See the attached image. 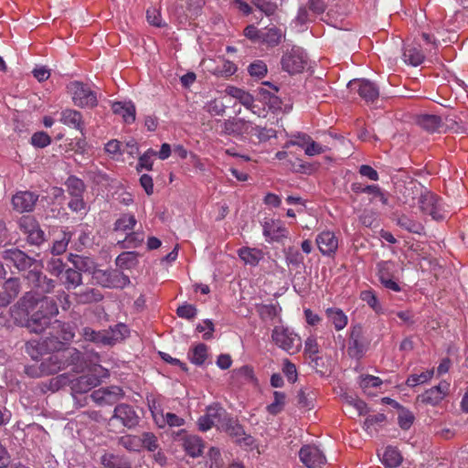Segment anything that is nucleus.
I'll list each match as a JSON object with an SVG mask.
<instances>
[{
	"instance_id": "nucleus-15",
	"label": "nucleus",
	"mask_w": 468,
	"mask_h": 468,
	"mask_svg": "<svg viewBox=\"0 0 468 468\" xmlns=\"http://www.w3.org/2000/svg\"><path fill=\"white\" fill-rule=\"evenodd\" d=\"M301 462L308 468H316L326 461L323 452L316 446L304 445L299 452Z\"/></svg>"
},
{
	"instance_id": "nucleus-27",
	"label": "nucleus",
	"mask_w": 468,
	"mask_h": 468,
	"mask_svg": "<svg viewBox=\"0 0 468 468\" xmlns=\"http://www.w3.org/2000/svg\"><path fill=\"white\" fill-rule=\"evenodd\" d=\"M238 255L245 264L256 266L263 259L264 253L260 249L242 247L238 250Z\"/></svg>"
},
{
	"instance_id": "nucleus-23",
	"label": "nucleus",
	"mask_w": 468,
	"mask_h": 468,
	"mask_svg": "<svg viewBox=\"0 0 468 468\" xmlns=\"http://www.w3.org/2000/svg\"><path fill=\"white\" fill-rule=\"evenodd\" d=\"M112 111L114 114L121 116L127 124H131L135 121L136 108L131 101L112 102Z\"/></svg>"
},
{
	"instance_id": "nucleus-44",
	"label": "nucleus",
	"mask_w": 468,
	"mask_h": 468,
	"mask_svg": "<svg viewBox=\"0 0 468 468\" xmlns=\"http://www.w3.org/2000/svg\"><path fill=\"white\" fill-rule=\"evenodd\" d=\"M379 282L395 277L396 265L391 261H380L377 265Z\"/></svg>"
},
{
	"instance_id": "nucleus-57",
	"label": "nucleus",
	"mask_w": 468,
	"mask_h": 468,
	"mask_svg": "<svg viewBox=\"0 0 468 468\" xmlns=\"http://www.w3.org/2000/svg\"><path fill=\"white\" fill-rule=\"evenodd\" d=\"M64 267L65 265L61 259L53 257L48 261L46 269L51 275L58 277L63 273Z\"/></svg>"
},
{
	"instance_id": "nucleus-13",
	"label": "nucleus",
	"mask_w": 468,
	"mask_h": 468,
	"mask_svg": "<svg viewBox=\"0 0 468 468\" xmlns=\"http://www.w3.org/2000/svg\"><path fill=\"white\" fill-rule=\"evenodd\" d=\"M2 257L5 261L13 263L19 271H26L32 266L37 268V261L35 259L16 248L4 250Z\"/></svg>"
},
{
	"instance_id": "nucleus-16",
	"label": "nucleus",
	"mask_w": 468,
	"mask_h": 468,
	"mask_svg": "<svg viewBox=\"0 0 468 468\" xmlns=\"http://www.w3.org/2000/svg\"><path fill=\"white\" fill-rule=\"evenodd\" d=\"M348 87L356 90L367 102L374 101L379 95V90L376 84L367 80H353L349 81Z\"/></svg>"
},
{
	"instance_id": "nucleus-50",
	"label": "nucleus",
	"mask_w": 468,
	"mask_h": 468,
	"mask_svg": "<svg viewBox=\"0 0 468 468\" xmlns=\"http://www.w3.org/2000/svg\"><path fill=\"white\" fill-rule=\"evenodd\" d=\"M204 110L211 116H223L226 112L225 104L219 100H211L204 105Z\"/></svg>"
},
{
	"instance_id": "nucleus-10",
	"label": "nucleus",
	"mask_w": 468,
	"mask_h": 468,
	"mask_svg": "<svg viewBox=\"0 0 468 468\" xmlns=\"http://www.w3.org/2000/svg\"><path fill=\"white\" fill-rule=\"evenodd\" d=\"M367 342L364 337L363 327L360 324L352 325L348 340V355L352 357H361L367 350Z\"/></svg>"
},
{
	"instance_id": "nucleus-3",
	"label": "nucleus",
	"mask_w": 468,
	"mask_h": 468,
	"mask_svg": "<svg viewBox=\"0 0 468 468\" xmlns=\"http://www.w3.org/2000/svg\"><path fill=\"white\" fill-rule=\"evenodd\" d=\"M74 104L80 108H94L98 104L97 94L88 84L71 81L67 86Z\"/></svg>"
},
{
	"instance_id": "nucleus-47",
	"label": "nucleus",
	"mask_w": 468,
	"mask_h": 468,
	"mask_svg": "<svg viewBox=\"0 0 468 468\" xmlns=\"http://www.w3.org/2000/svg\"><path fill=\"white\" fill-rule=\"evenodd\" d=\"M221 428L225 430L230 436L240 438L244 435V430L236 420L232 419L224 418V422L221 424Z\"/></svg>"
},
{
	"instance_id": "nucleus-58",
	"label": "nucleus",
	"mask_w": 468,
	"mask_h": 468,
	"mask_svg": "<svg viewBox=\"0 0 468 468\" xmlns=\"http://www.w3.org/2000/svg\"><path fill=\"white\" fill-rule=\"evenodd\" d=\"M250 76L256 78H263L267 74V65L262 60H255L248 67Z\"/></svg>"
},
{
	"instance_id": "nucleus-36",
	"label": "nucleus",
	"mask_w": 468,
	"mask_h": 468,
	"mask_svg": "<svg viewBox=\"0 0 468 468\" xmlns=\"http://www.w3.org/2000/svg\"><path fill=\"white\" fill-rule=\"evenodd\" d=\"M418 124L430 133L436 132L441 125V117L433 114H423L418 117Z\"/></svg>"
},
{
	"instance_id": "nucleus-39",
	"label": "nucleus",
	"mask_w": 468,
	"mask_h": 468,
	"mask_svg": "<svg viewBox=\"0 0 468 468\" xmlns=\"http://www.w3.org/2000/svg\"><path fill=\"white\" fill-rule=\"evenodd\" d=\"M72 238V233L67 229H63L61 231V237L58 239H56L53 242L51 247V253L53 255H61L63 254L68 248L69 242Z\"/></svg>"
},
{
	"instance_id": "nucleus-64",
	"label": "nucleus",
	"mask_w": 468,
	"mask_h": 468,
	"mask_svg": "<svg viewBox=\"0 0 468 468\" xmlns=\"http://www.w3.org/2000/svg\"><path fill=\"white\" fill-rule=\"evenodd\" d=\"M292 138L293 139L286 143V147L290 145H297L305 149L306 145L308 144L311 139V137L308 134L303 133H297L296 134H293Z\"/></svg>"
},
{
	"instance_id": "nucleus-24",
	"label": "nucleus",
	"mask_w": 468,
	"mask_h": 468,
	"mask_svg": "<svg viewBox=\"0 0 468 468\" xmlns=\"http://www.w3.org/2000/svg\"><path fill=\"white\" fill-rule=\"evenodd\" d=\"M60 122L70 128L76 129L80 132H83L84 122L82 114L73 109H65L60 113Z\"/></svg>"
},
{
	"instance_id": "nucleus-31",
	"label": "nucleus",
	"mask_w": 468,
	"mask_h": 468,
	"mask_svg": "<svg viewBox=\"0 0 468 468\" xmlns=\"http://www.w3.org/2000/svg\"><path fill=\"white\" fill-rule=\"evenodd\" d=\"M101 463L105 468H131V463L125 457L113 453H104L101 457Z\"/></svg>"
},
{
	"instance_id": "nucleus-56",
	"label": "nucleus",
	"mask_w": 468,
	"mask_h": 468,
	"mask_svg": "<svg viewBox=\"0 0 468 468\" xmlns=\"http://www.w3.org/2000/svg\"><path fill=\"white\" fill-rule=\"evenodd\" d=\"M144 239L142 232H132L122 241V248H137L143 243Z\"/></svg>"
},
{
	"instance_id": "nucleus-63",
	"label": "nucleus",
	"mask_w": 468,
	"mask_h": 468,
	"mask_svg": "<svg viewBox=\"0 0 468 468\" xmlns=\"http://www.w3.org/2000/svg\"><path fill=\"white\" fill-rule=\"evenodd\" d=\"M27 239L29 244L39 246L46 240V236L40 226H38L27 235Z\"/></svg>"
},
{
	"instance_id": "nucleus-42",
	"label": "nucleus",
	"mask_w": 468,
	"mask_h": 468,
	"mask_svg": "<svg viewBox=\"0 0 468 468\" xmlns=\"http://www.w3.org/2000/svg\"><path fill=\"white\" fill-rule=\"evenodd\" d=\"M136 222V218L133 215L123 214L114 222L113 229L115 231L126 232L133 229Z\"/></svg>"
},
{
	"instance_id": "nucleus-28",
	"label": "nucleus",
	"mask_w": 468,
	"mask_h": 468,
	"mask_svg": "<svg viewBox=\"0 0 468 468\" xmlns=\"http://www.w3.org/2000/svg\"><path fill=\"white\" fill-rule=\"evenodd\" d=\"M183 447L189 456L196 458L202 454L204 444L199 437L196 435H188L183 440Z\"/></svg>"
},
{
	"instance_id": "nucleus-43",
	"label": "nucleus",
	"mask_w": 468,
	"mask_h": 468,
	"mask_svg": "<svg viewBox=\"0 0 468 468\" xmlns=\"http://www.w3.org/2000/svg\"><path fill=\"white\" fill-rule=\"evenodd\" d=\"M20 291V284L17 279H8L4 283V292L1 294L5 300H8V304L15 299Z\"/></svg>"
},
{
	"instance_id": "nucleus-2",
	"label": "nucleus",
	"mask_w": 468,
	"mask_h": 468,
	"mask_svg": "<svg viewBox=\"0 0 468 468\" xmlns=\"http://www.w3.org/2000/svg\"><path fill=\"white\" fill-rule=\"evenodd\" d=\"M40 364L41 370L46 376L56 374L70 366L76 373L82 372L86 367L82 354L73 347L57 351L43 359Z\"/></svg>"
},
{
	"instance_id": "nucleus-46",
	"label": "nucleus",
	"mask_w": 468,
	"mask_h": 468,
	"mask_svg": "<svg viewBox=\"0 0 468 468\" xmlns=\"http://www.w3.org/2000/svg\"><path fill=\"white\" fill-rule=\"evenodd\" d=\"M434 372V368H431L424 372H421L420 374H412L409 376V378H407L406 384L409 387H415L418 385L427 383L432 378Z\"/></svg>"
},
{
	"instance_id": "nucleus-18",
	"label": "nucleus",
	"mask_w": 468,
	"mask_h": 468,
	"mask_svg": "<svg viewBox=\"0 0 468 468\" xmlns=\"http://www.w3.org/2000/svg\"><path fill=\"white\" fill-rule=\"evenodd\" d=\"M112 419L119 420L128 429L135 427L139 422V417L133 408L125 403L115 407Z\"/></svg>"
},
{
	"instance_id": "nucleus-35",
	"label": "nucleus",
	"mask_w": 468,
	"mask_h": 468,
	"mask_svg": "<svg viewBox=\"0 0 468 468\" xmlns=\"http://www.w3.org/2000/svg\"><path fill=\"white\" fill-rule=\"evenodd\" d=\"M381 462L388 468H395L401 463L402 456L397 448L388 446L384 451Z\"/></svg>"
},
{
	"instance_id": "nucleus-12",
	"label": "nucleus",
	"mask_w": 468,
	"mask_h": 468,
	"mask_svg": "<svg viewBox=\"0 0 468 468\" xmlns=\"http://www.w3.org/2000/svg\"><path fill=\"white\" fill-rule=\"evenodd\" d=\"M123 396L122 388L117 386L101 388L90 394L91 399L99 406L112 405L122 399Z\"/></svg>"
},
{
	"instance_id": "nucleus-21",
	"label": "nucleus",
	"mask_w": 468,
	"mask_h": 468,
	"mask_svg": "<svg viewBox=\"0 0 468 468\" xmlns=\"http://www.w3.org/2000/svg\"><path fill=\"white\" fill-rule=\"evenodd\" d=\"M37 198L38 197L32 192L20 191L13 196L12 205L14 209L18 212H27L34 208Z\"/></svg>"
},
{
	"instance_id": "nucleus-33",
	"label": "nucleus",
	"mask_w": 468,
	"mask_h": 468,
	"mask_svg": "<svg viewBox=\"0 0 468 468\" xmlns=\"http://www.w3.org/2000/svg\"><path fill=\"white\" fill-rule=\"evenodd\" d=\"M75 300L80 304L98 303L102 299L101 292L94 288H87L80 292L74 293Z\"/></svg>"
},
{
	"instance_id": "nucleus-26",
	"label": "nucleus",
	"mask_w": 468,
	"mask_h": 468,
	"mask_svg": "<svg viewBox=\"0 0 468 468\" xmlns=\"http://www.w3.org/2000/svg\"><path fill=\"white\" fill-rule=\"evenodd\" d=\"M285 37V31L281 28L271 26L267 27L261 31V43L267 47H276Z\"/></svg>"
},
{
	"instance_id": "nucleus-25",
	"label": "nucleus",
	"mask_w": 468,
	"mask_h": 468,
	"mask_svg": "<svg viewBox=\"0 0 468 468\" xmlns=\"http://www.w3.org/2000/svg\"><path fill=\"white\" fill-rule=\"evenodd\" d=\"M393 220L399 228L410 233L420 234L424 229L420 222L403 213H394Z\"/></svg>"
},
{
	"instance_id": "nucleus-5",
	"label": "nucleus",
	"mask_w": 468,
	"mask_h": 468,
	"mask_svg": "<svg viewBox=\"0 0 468 468\" xmlns=\"http://www.w3.org/2000/svg\"><path fill=\"white\" fill-rule=\"evenodd\" d=\"M308 58L305 51L300 47H292L285 52L281 59L282 68L290 74L302 72L306 67Z\"/></svg>"
},
{
	"instance_id": "nucleus-22",
	"label": "nucleus",
	"mask_w": 468,
	"mask_h": 468,
	"mask_svg": "<svg viewBox=\"0 0 468 468\" xmlns=\"http://www.w3.org/2000/svg\"><path fill=\"white\" fill-rule=\"evenodd\" d=\"M100 378L94 374H88L70 380L71 389L74 393H86L99 386Z\"/></svg>"
},
{
	"instance_id": "nucleus-11",
	"label": "nucleus",
	"mask_w": 468,
	"mask_h": 468,
	"mask_svg": "<svg viewBox=\"0 0 468 468\" xmlns=\"http://www.w3.org/2000/svg\"><path fill=\"white\" fill-rule=\"evenodd\" d=\"M226 418V411L218 405H212L207 408L206 414L198 419V428L202 431L210 430L213 426L221 428Z\"/></svg>"
},
{
	"instance_id": "nucleus-61",
	"label": "nucleus",
	"mask_w": 468,
	"mask_h": 468,
	"mask_svg": "<svg viewBox=\"0 0 468 468\" xmlns=\"http://www.w3.org/2000/svg\"><path fill=\"white\" fill-rule=\"evenodd\" d=\"M38 226L37 221L31 216H24L19 219V228L26 235L29 234Z\"/></svg>"
},
{
	"instance_id": "nucleus-55",
	"label": "nucleus",
	"mask_w": 468,
	"mask_h": 468,
	"mask_svg": "<svg viewBox=\"0 0 468 468\" xmlns=\"http://www.w3.org/2000/svg\"><path fill=\"white\" fill-rule=\"evenodd\" d=\"M136 261V253L133 251H125L116 258V265L121 268H131Z\"/></svg>"
},
{
	"instance_id": "nucleus-29",
	"label": "nucleus",
	"mask_w": 468,
	"mask_h": 468,
	"mask_svg": "<svg viewBox=\"0 0 468 468\" xmlns=\"http://www.w3.org/2000/svg\"><path fill=\"white\" fill-rule=\"evenodd\" d=\"M325 314L336 331L343 330L347 325L348 318L341 309L335 307L327 308Z\"/></svg>"
},
{
	"instance_id": "nucleus-1",
	"label": "nucleus",
	"mask_w": 468,
	"mask_h": 468,
	"mask_svg": "<svg viewBox=\"0 0 468 468\" xmlns=\"http://www.w3.org/2000/svg\"><path fill=\"white\" fill-rule=\"evenodd\" d=\"M22 305L28 313L32 312L27 323V328L36 334H41L48 328L50 337H47V339H49L51 343L53 339L55 340L56 343L52 345L53 348H57L58 345L62 342L73 339L75 334L69 324L58 320L51 323V318L58 314V305L53 298L36 299L33 293H27L23 297Z\"/></svg>"
},
{
	"instance_id": "nucleus-51",
	"label": "nucleus",
	"mask_w": 468,
	"mask_h": 468,
	"mask_svg": "<svg viewBox=\"0 0 468 468\" xmlns=\"http://www.w3.org/2000/svg\"><path fill=\"white\" fill-rule=\"evenodd\" d=\"M360 299L366 302L376 313L379 314L382 312L378 299L373 291H362L360 293Z\"/></svg>"
},
{
	"instance_id": "nucleus-60",
	"label": "nucleus",
	"mask_w": 468,
	"mask_h": 468,
	"mask_svg": "<svg viewBox=\"0 0 468 468\" xmlns=\"http://www.w3.org/2000/svg\"><path fill=\"white\" fill-rule=\"evenodd\" d=\"M176 314L180 318L193 320L197 314V310L193 304L184 303L176 309Z\"/></svg>"
},
{
	"instance_id": "nucleus-32",
	"label": "nucleus",
	"mask_w": 468,
	"mask_h": 468,
	"mask_svg": "<svg viewBox=\"0 0 468 468\" xmlns=\"http://www.w3.org/2000/svg\"><path fill=\"white\" fill-rule=\"evenodd\" d=\"M61 275L62 284L68 291L76 289L82 283V275L75 269L69 268Z\"/></svg>"
},
{
	"instance_id": "nucleus-59",
	"label": "nucleus",
	"mask_w": 468,
	"mask_h": 468,
	"mask_svg": "<svg viewBox=\"0 0 468 468\" xmlns=\"http://www.w3.org/2000/svg\"><path fill=\"white\" fill-rule=\"evenodd\" d=\"M140 440H142V447L146 448L150 452H154L159 447L157 437L153 432H144Z\"/></svg>"
},
{
	"instance_id": "nucleus-48",
	"label": "nucleus",
	"mask_w": 468,
	"mask_h": 468,
	"mask_svg": "<svg viewBox=\"0 0 468 468\" xmlns=\"http://www.w3.org/2000/svg\"><path fill=\"white\" fill-rule=\"evenodd\" d=\"M250 134H254L260 143H264L271 138H275L277 136V132L272 128L252 125V133Z\"/></svg>"
},
{
	"instance_id": "nucleus-20",
	"label": "nucleus",
	"mask_w": 468,
	"mask_h": 468,
	"mask_svg": "<svg viewBox=\"0 0 468 468\" xmlns=\"http://www.w3.org/2000/svg\"><path fill=\"white\" fill-rule=\"evenodd\" d=\"M420 188L414 182H410L408 184L399 185L397 186V197L398 200L404 205L413 206L415 203V199L420 196Z\"/></svg>"
},
{
	"instance_id": "nucleus-53",
	"label": "nucleus",
	"mask_w": 468,
	"mask_h": 468,
	"mask_svg": "<svg viewBox=\"0 0 468 468\" xmlns=\"http://www.w3.org/2000/svg\"><path fill=\"white\" fill-rule=\"evenodd\" d=\"M251 2L259 10L268 16L273 15L278 8L277 5L271 0H251Z\"/></svg>"
},
{
	"instance_id": "nucleus-9",
	"label": "nucleus",
	"mask_w": 468,
	"mask_h": 468,
	"mask_svg": "<svg viewBox=\"0 0 468 468\" xmlns=\"http://www.w3.org/2000/svg\"><path fill=\"white\" fill-rule=\"evenodd\" d=\"M252 133V122L242 118H229L221 123V133L234 137H241Z\"/></svg>"
},
{
	"instance_id": "nucleus-54",
	"label": "nucleus",
	"mask_w": 468,
	"mask_h": 468,
	"mask_svg": "<svg viewBox=\"0 0 468 468\" xmlns=\"http://www.w3.org/2000/svg\"><path fill=\"white\" fill-rule=\"evenodd\" d=\"M160 418L163 420V423L160 424L161 427H163L165 424H167L170 427H180L185 424V420L175 413L167 412L164 414L161 410Z\"/></svg>"
},
{
	"instance_id": "nucleus-17",
	"label": "nucleus",
	"mask_w": 468,
	"mask_h": 468,
	"mask_svg": "<svg viewBox=\"0 0 468 468\" xmlns=\"http://www.w3.org/2000/svg\"><path fill=\"white\" fill-rule=\"evenodd\" d=\"M263 235L268 241L280 242L288 238L289 232L284 224L278 219H268L262 224Z\"/></svg>"
},
{
	"instance_id": "nucleus-7",
	"label": "nucleus",
	"mask_w": 468,
	"mask_h": 468,
	"mask_svg": "<svg viewBox=\"0 0 468 468\" xmlns=\"http://www.w3.org/2000/svg\"><path fill=\"white\" fill-rule=\"evenodd\" d=\"M94 278L103 287L122 289L130 283V279L119 270H98Z\"/></svg>"
},
{
	"instance_id": "nucleus-14",
	"label": "nucleus",
	"mask_w": 468,
	"mask_h": 468,
	"mask_svg": "<svg viewBox=\"0 0 468 468\" xmlns=\"http://www.w3.org/2000/svg\"><path fill=\"white\" fill-rule=\"evenodd\" d=\"M450 390V383L441 380L437 386H434L425 392L418 396V399L431 406H437L448 395Z\"/></svg>"
},
{
	"instance_id": "nucleus-40",
	"label": "nucleus",
	"mask_w": 468,
	"mask_h": 468,
	"mask_svg": "<svg viewBox=\"0 0 468 468\" xmlns=\"http://www.w3.org/2000/svg\"><path fill=\"white\" fill-rule=\"evenodd\" d=\"M284 255L288 266L299 268L303 264L304 258L295 247L290 246L284 249Z\"/></svg>"
},
{
	"instance_id": "nucleus-49",
	"label": "nucleus",
	"mask_w": 468,
	"mask_h": 468,
	"mask_svg": "<svg viewBox=\"0 0 468 468\" xmlns=\"http://www.w3.org/2000/svg\"><path fill=\"white\" fill-rule=\"evenodd\" d=\"M81 335L85 340L94 343L110 344L109 338L104 336L101 332H97L90 327H84L81 330Z\"/></svg>"
},
{
	"instance_id": "nucleus-6",
	"label": "nucleus",
	"mask_w": 468,
	"mask_h": 468,
	"mask_svg": "<svg viewBox=\"0 0 468 468\" xmlns=\"http://www.w3.org/2000/svg\"><path fill=\"white\" fill-rule=\"evenodd\" d=\"M418 203L420 211L431 216L432 219L442 220L446 218V211L442 207L441 199L433 193L429 191L420 193Z\"/></svg>"
},
{
	"instance_id": "nucleus-41",
	"label": "nucleus",
	"mask_w": 468,
	"mask_h": 468,
	"mask_svg": "<svg viewBox=\"0 0 468 468\" xmlns=\"http://www.w3.org/2000/svg\"><path fill=\"white\" fill-rule=\"evenodd\" d=\"M118 444L127 451L137 452L142 448V440L136 435L127 434L118 439Z\"/></svg>"
},
{
	"instance_id": "nucleus-62",
	"label": "nucleus",
	"mask_w": 468,
	"mask_h": 468,
	"mask_svg": "<svg viewBox=\"0 0 468 468\" xmlns=\"http://www.w3.org/2000/svg\"><path fill=\"white\" fill-rule=\"evenodd\" d=\"M50 143H51V138L45 132H37L31 137V144L35 147L44 148V147L48 146V144H50Z\"/></svg>"
},
{
	"instance_id": "nucleus-45",
	"label": "nucleus",
	"mask_w": 468,
	"mask_h": 468,
	"mask_svg": "<svg viewBox=\"0 0 468 468\" xmlns=\"http://www.w3.org/2000/svg\"><path fill=\"white\" fill-rule=\"evenodd\" d=\"M156 154L157 152L152 148L145 151L138 159L136 170L138 172H140L142 169L152 171L154 165V157L156 156Z\"/></svg>"
},
{
	"instance_id": "nucleus-8",
	"label": "nucleus",
	"mask_w": 468,
	"mask_h": 468,
	"mask_svg": "<svg viewBox=\"0 0 468 468\" xmlns=\"http://www.w3.org/2000/svg\"><path fill=\"white\" fill-rule=\"evenodd\" d=\"M27 279L33 284L37 292H29L33 293L36 299H41L45 296H40V293H48L55 288V282L47 276L43 275L39 269L33 268L29 271Z\"/></svg>"
},
{
	"instance_id": "nucleus-38",
	"label": "nucleus",
	"mask_w": 468,
	"mask_h": 468,
	"mask_svg": "<svg viewBox=\"0 0 468 468\" xmlns=\"http://www.w3.org/2000/svg\"><path fill=\"white\" fill-rule=\"evenodd\" d=\"M67 192L70 197L83 196L86 186L84 182L75 176H70L66 183Z\"/></svg>"
},
{
	"instance_id": "nucleus-19",
	"label": "nucleus",
	"mask_w": 468,
	"mask_h": 468,
	"mask_svg": "<svg viewBox=\"0 0 468 468\" xmlns=\"http://www.w3.org/2000/svg\"><path fill=\"white\" fill-rule=\"evenodd\" d=\"M316 245L323 255L331 256L335 253L338 248V239L335 233L325 230L317 235Z\"/></svg>"
},
{
	"instance_id": "nucleus-37",
	"label": "nucleus",
	"mask_w": 468,
	"mask_h": 468,
	"mask_svg": "<svg viewBox=\"0 0 468 468\" xmlns=\"http://www.w3.org/2000/svg\"><path fill=\"white\" fill-rule=\"evenodd\" d=\"M191 363L197 366H202L207 357V346L205 344H198L194 346L187 354Z\"/></svg>"
},
{
	"instance_id": "nucleus-4",
	"label": "nucleus",
	"mask_w": 468,
	"mask_h": 468,
	"mask_svg": "<svg viewBox=\"0 0 468 468\" xmlns=\"http://www.w3.org/2000/svg\"><path fill=\"white\" fill-rule=\"evenodd\" d=\"M271 339L277 346L290 354L298 352L302 346L301 337L289 328L283 326H275L273 328Z\"/></svg>"
},
{
	"instance_id": "nucleus-34",
	"label": "nucleus",
	"mask_w": 468,
	"mask_h": 468,
	"mask_svg": "<svg viewBox=\"0 0 468 468\" xmlns=\"http://www.w3.org/2000/svg\"><path fill=\"white\" fill-rule=\"evenodd\" d=\"M226 92L230 97L236 99L245 108H250L251 103L254 101V98L251 94L242 89L234 86L227 87Z\"/></svg>"
},
{
	"instance_id": "nucleus-52",
	"label": "nucleus",
	"mask_w": 468,
	"mask_h": 468,
	"mask_svg": "<svg viewBox=\"0 0 468 468\" xmlns=\"http://www.w3.org/2000/svg\"><path fill=\"white\" fill-rule=\"evenodd\" d=\"M274 400L272 403L268 405L267 410L273 415L278 414L283 409L285 403V394L279 391L273 393Z\"/></svg>"
},
{
	"instance_id": "nucleus-30",
	"label": "nucleus",
	"mask_w": 468,
	"mask_h": 468,
	"mask_svg": "<svg viewBox=\"0 0 468 468\" xmlns=\"http://www.w3.org/2000/svg\"><path fill=\"white\" fill-rule=\"evenodd\" d=\"M403 60L406 64L417 67L424 60V54L420 47L407 46L403 50Z\"/></svg>"
}]
</instances>
